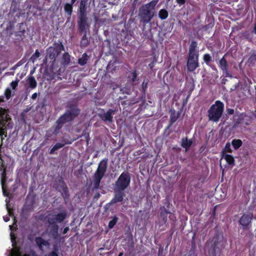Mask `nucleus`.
Listing matches in <instances>:
<instances>
[{"label":"nucleus","instance_id":"nucleus-45","mask_svg":"<svg viewBox=\"0 0 256 256\" xmlns=\"http://www.w3.org/2000/svg\"><path fill=\"white\" fill-rule=\"evenodd\" d=\"M64 197H66L68 196V194H67V190L66 188H64Z\"/></svg>","mask_w":256,"mask_h":256},{"label":"nucleus","instance_id":"nucleus-18","mask_svg":"<svg viewBox=\"0 0 256 256\" xmlns=\"http://www.w3.org/2000/svg\"><path fill=\"white\" fill-rule=\"evenodd\" d=\"M252 216L250 214H244L240 220V224H249L251 222Z\"/></svg>","mask_w":256,"mask_h":256},{"label":"nucleus","instance_id":"nucleus-57","mask_svg":"<svg viewBox=\"0 0 256 256\" xmlns=\"http://www.w3.org/2000/svg\"><path fill=\"white\" fill-rule=\"evenodd\" d=\"M239 96H240V98H243V96H241V95H240V94Z\"/></svg>","mask_w":256,"mask_h":256},{"label":"nucleus","instance_id":"nucleus-44","mask_svg":"<svg viewBox=\"0 0 256 256\" xmlns=\"http://www.w3.org/2000/svg\"><path fill=\"white\" fill-rule=\"evenodd\" d=\"M36 97H37V94H36V93H34L32 95V98L34 100L36 98Z\"/></svg>","mask_w":256,"mask_h":256},{"label":"nucleus","instance_id":"nucleus-15","mask_svg":"<svg viewBox=\"0 0 256 256\" xmlns=\"http://www.w3.org/2000/svg\"><path fill=\"white\" fill-rule=\"evenodd\" d=\"M198 66V60L188 59L187 62V67L188 70L194 71Z\"/></svg>","mask_w":256,"mask_h":256},{"label":"nucleus","instance_id":"nucleus-50","mask_svg":"<svg viewBox=\"0 0 256 256\" xmlns=\"http://www.w3.org/2000/svg\"><path fill=\"white\" fill-rule=\"evenodd\" d=\"M108 228L110 229H112L114 227V225H108Z\"/></svg>","mask_w":256,"mask_h":256},{"label":"nucleus","instance_id":"nucleus-14","mask_svg":"<svg viewBox=\"0 0 256 256\" xmlns=\"http://www.w3.org/2000/svg\"><path fill=\"white\" fill-rule=\"evenodd\" d=\"M36 242L37 246H38V248L41 250H44L43 247L46 246L48 247L50 245L48 241L44 240L42 237H37L35 240Z\"/></svg>","mask_w":256,"mask_h":256},{"label":"nucleus","instance_id":"nucleus-46","mask_svg":"<svg viewBox=\"0 0 256 256\" xmlns=\"http://www.w3.org/2000/svg\"><path fill=\"white\" fill-rule=\"evenodd\" d=\"M4 220L5 222H8L9 220V218L8 217H6V218L4 217Z\"/></svg>","mask_w":256,"mask_h":256},{"label":"nucleus","instance_id":"nucleus-16","mask_svg":"<svg viewBox=\"0 0 256 256\" xmlns=\"http://www.w3.org/2000/svg\"><path fill=\"white\" fill-rule=\"evenodd\" d=\"M10 229L11 230L10 236L12 246H14L16 244V236L14 234V232L18 229V225H9Z\"/></svg>","mask_w":256,"mask_h":256},{"label":"nucleus","instance_id":"nucleus-53","mask_svg":"<svg viewBox=\"0 0 256 256\" xmlns=\"http://www.w3.org/2000/svg\"><path fill=\"white\" fill-rule=\"evenodd\" d=\"M254 32L255 34H256V24L254 28Z\"/></svg>","mask_w":256,"mask_h":256},{"label":"nucleus","instance_id":"nucleus-31","mask_svg":"<svg viewBox=\"0 0 256 256\" xmlns=\"http://www.w3.org/2000/svg\"><path fill=\"white\" fill-rule=\"evenodd\" d=\"M224 152H232L231 146L230 143H226L224 148Z\"/></svg>","mask_w":256,"mask_h":256},{"label":"nucleus","instance_id":"nucleus-42","mask_svg":"<svg viewBox=\"0 0 256 256\" xmlns=\"http://www.w3.org/2000/svg\"><path fill=\"white\" fill-rule=\"evenodd\" d=\"M7 114V112L4 109H2L0 107V114Z\"/></svg>","mask_w":256,"mask_h":256},{"label":"nucleus","instance_id":"nucleus-1","mask_svg":"<svg viewBox=\"0 0 256 256\" xmlns=\"http://www.w3.org/2000/svg\"><path fill=\"white\" fill-rule=\"evenodd\" d=\"M158 0H153L143 5L139 10L138 16L140 22L144 24L150 22L155 14V6Z\"/></svg>","mask_w":256,"mask_h":256},{"label":"nucleus","instance_id":"nucleus-52","mask_svg":"<svg viewBox=\"0 0 256 256\" xmlns=\"http://www.w3.org/2000/svg\"><path fill=\"white\" fill-rule=\"evenodd\" d=\"M124 254V252H121L119 254L118 256H122Z\"/></svg>","mask_w":256,"mask_h":256},{"label":"nucleus","instance_id":"nucleus-43","mask_svg":"<svg viewBox=\"0 0 256 256\" xmlns=\"http://www.w3.org/2000/svg\"><path fill=\"white\" fill-rule=\"evenodd\" d=\"M68 230H69V228H68V227L65 228H64V230L63 234H66V233L68 232Z\"/></svg>","mask_w":256,"mask_h":256},{"label":"nucleus","instance_id":"nucleus-11","mask_svg":"<svg viewBox=\"0 0 256 256\" xmlns=\"http://www.w3.org/2000/svg\"><path fill=\"white\" fill-rule=\"evenodd\" d=\"M197 42H192L189 48L188 59L198 60V52L196 50Z\"/></svg>","mask_w":256,"mask_h":256},{"label":"nucleus","instance_id":"nucleus-34","mask_svg":"<svg viewBox=\"0 0 256 256\" xmlns=\"http://www.w3.org/2000/svg\"><path fill=\"white\" fill-rule=\"evenodd\" d=\"M118 218L116 216H114L112 219L110 221L108 224H116L118 222Z\"/></svg>","mask_w":256,"mask_h":256},{"label":"nucleus","instance_id":"nucleus-4","mask_svg":"<svg viewBox=\"0 0 256 256\" xmlns=\"http://www.w3.org/2000/svg\"><path fill=\"white\" fill-rule=\"evenodd\" d=\"M107 169V160H102L99 164L98 168L94 173L93 185L94 188H98L100 182L104 175Z\"/></svg>","mask_w":256,"mask_h":256},{"label":"nucleus","instance_id":"nucleus-19","mask_svg":"<svg viewBox=\"0 0 256 256\" xmlns=\"http://www.w3.org/2000/svg\"><path fill=\"white\" fill-rule=\"evenodd\" d=\"M27 82L29 86L32 88H34L37 86V82L34 76H29L27 80Z\"/></svg>","mask_w":256,"mask_h":256},{"label":"nucleus","instance_id":"nucleus-23","mask_svg":"<svg viewBox=\"0 0 256 256\" xmlns=\"http://www.w3.org/2000/svg\"><path fill=\"white\" fill-rule=\"evenodd\" d=\"M86 0H82L80 6V14H86Z\"/></svg>","mask_w":256,"mask_h":256},{"label":"nucleus","instance_id":"nucleus-39","mask_svg":"<svg viewBox=\"0 0 256 256\" xmlns=\"http://www.w3.org/2000/svg\"><path fill=\"white\" fill-rule=\"evenodd\" d=\"M48 256H58L57 252L56 251H52L50 252Z\"/></svg>","mask_w":256,"mask_h":256},{"label":"nucleus","instance_id":"nucleus-8","mask_svg":"<svg viewBox=\"0 0 256 256\" xmlns=\"http://www.w3.org/2000/svg\"><path fill=\"white\" fill-rule=\"evenodd\" d=\"M66 216V210H62L60 213L56 215H49L48 218L49 224L60 223L63 221Z\"/></svg>","mask_w":256,"mask_h":256},{"label":"nucleus","instance_id":"nucleus-49","mask_svg":"<svg viewBox=\"0 0 256 256\" xmlns=\"http://www.w3.org/2000/svg\"><path fill=\"white\" fill-rule=\"evenodd\" d=\"M111 65H112V64H108V68H108V70H110V66H111Z\"/></svg>","mask_w":256,"mask_h":256},{"label":"nucleus","instance_id":"nucleus-24","mask_svg":"<svg viewBox=\"0 0 256 256\" xmlns=\"http://www.w3.org/2000/svg\"><path fill=\"white\" fill-rule=\"evenodd\" d=\"M168 15V11L164 9H162L158 12V16L161 20L166 19Z\"/></svg>","mask_w":256,"mask_h":256},{"label":"nucleus","instance_id":"nucleus-36","mask_svg":"<svg viewBox=\"0 0 256 256\" xmlns=\"http://www.w3.org/2000/svg\"><path fill=\"white\" fill-rule=\"evenodd\" d=\"M176 2L180 6H182L185 4L186 0H176Z\"/></svg>","mask_w":256,"mask_h":256},{"label":"nucleus","instance_id":"nucleus-7","mask_svg":"<svg viewBox=\"0 0 256 256\" xmlns=\"http://www.w3.org/2000/svg\"><path fill=\"white\" fill-rule=\"evenodd\" d=\"M62 50H63V46L62 44H56L54 46L50 47L47 50L46 56L52 60H55Z\"/></svg>","mask_w":256,"mask_h":256},{"label":"nucleus","instance_id":"nucleus-56","mask_svg":"<svg viewBox=\"0 0 256 256\" xmlns=\"http://www.w3.org/2000/svg\"><path fill=\"white\" fill-rule=\"evenodd\" d=\"M172 120L173 122H174L176 120H175V119H173V118H172Z\"/></svg>","mask_w":256,"mask_h":256},{"label":"nucleus","instance_id":"nucleus-21","mask_svg":"<svg viewBox=\"0 0 256 256\" xmlns=\"http://www.w3.org/2000/svg\"><path fill=\"white\" fill-rule=\"evenodd\" d=\"M220 66L223 72H227V62L224 57L220 60Z\"/></svg>","mask_w":256,"mask_h":256},{"label":"nucleus","instance_id":"nucleus-29","mask_svg":"<svg viewBox=\"0 0 256 256\" xmlns=\"http://www.w3.org/2000/svg\"><path fill=\"white\" fill-rule=\"evenodd\" d=\"M64 146V144L60 143H57L50 150V153L54 154V152L58 148H60Z\"/></svg>","mask_w":256,"mask_h":256},{"label":"nucleus","instance_id":"nucleus-33","mask_svg":"<svg viewBox=\"0 0 256 256\" xmlns=\"http://www.w3.org/2000/svg\"><path fill=\"white\" fill-rule=\"evenodd\" d=\"M18 80H15V81H12L10 83V86H12V88L13 90H15L18 84Z\"/></svg>","mask_w":256,"mask_h":256},{"label":"nucleus","instance_id":"nucleus-10","mask_svg":"<svg viewBox=\"0 0 256 256\" xmlns=\"http://www.w3.org/2000/svg\"><path fill=\"white\" fill-rule=\"evenodd\" d=\"M10 120L8 114H0V136L5 135L6 136V132L5 125L6 122Z\"/></svg>","mask_w":256,"mask_h":256},{"label":"nucleus","instance_id":"nucleus-5","mask_svg":"<svg viewBox=\"0 0 256 256\" xmlns=\"http://www.w3.org/2000/svg\"><path fill=\"white\" fill-rule=\"evenodd\" d=\"M80 113L79 110L76 106L70 108L58 120V124H63L74 120Z\"/></svg>","mask_w":256,"mask_h":256},{"label":"nucleus","instance_id":"nucleus-26","mask_svg":"<svg viewBox=\"0 0 256 256\" xmlns=\"http://www.w3.org/2000/svg\"><path fill=\"white\" fill-rule=\"evenodd\" d=\"M232 144L234 149L237 150L242 145V142L240 140H234Z\"/></svg>","mask_w":256,"mask_h":256},{"label":"nucleus","instance_id":"nucleus-51","mask_svg":"<svg viewBox=\"0 0 256 256\" xmlns=\"http://www.w3.org/2000/svg\"><path fill=\"white\" fill-rule=\"evenodd\" d=\"M2 144H0V156H2V154H1V153H2Z\"/></svg>","mask_w":256,"mask_h":256},{"label":"nucleus","instance_id":"nucleus-2","mask_svg":"<svg viewBox=\"0 0 256 256\" xmlns=\"http://www.w3.org/2000/svg\"><path fill=\"white\" fill-rule=\"evenodd\" d=\"M224 108V104L219 100L216 101L208 110L209 120L212 122H217L222 114Z\"/></svg>","mask_w":256,"mask_h":256},{"label":"nucleus","instance_id":"nucleus-54","mask_svg":"<svg viewBox=\"0 0 256 256\" xmlns=\"http://www.w3.org/2000/svg\"><path fill=\"white\" fill-rule=\"evenodd\" d=\"M76 0H72L71 2H72V4H74L76 2Z\"/></svg>","mask_w":256,"mask_h":256},{"label":"nucleus","instance_id":"nucleus-35","mask_svg":"<svg viewBox=\"0 0 256 256\" xmlns=\"http://www.w3.org/2000/svg\"><path fill=\"white\" fill-rule=\"evenodd\" d=\"M210 57L209 54H204V60L205 62H208L210 60Z\"/></svg>","mask_w":256,"mask_h":256},{"label":"nucleus","instance_id":"nucleus-55","mask_svg":"<svg viewBox=\"0 0 256 256\" xmlns=\"http://www.w3.org/2000/svg\"><path fill=\"white\" fill-rule=\"evenodd\" d=\"M122 91H123V92H126V93H127V94H128V92H127L126 90H124V89H122Z\"/></svg>","mask_w":256,"mask_h":256},{"label":"nucleus","instance_id":"nucleus-38","mask_svg":"<svg viewBox=\"0 0 256 256\" xmlns=\"http://www.w3.org/2000/svg\"><path fill=\"white\" fill-rule=\"evenodd\" d=\"M160 215L161 216H164L165 214H167V212L166 211L165 208H160Z\"/></svg>","mask_w":256,"mask_h":256},{"label":"nucleus","instance_id":"nucleus-9","mask_svg":"<svg viewBox=\"0 0 256 256\" xmlns=\"http://www.w3.org/2000/svg\"><path fill=\"white\" fill-rule=\"evenodd\" d=\"M0 172L1 175V184L2 186V189L3 191V194L4 196H6V190L4 183L6 180V166L4 164V161L2 158V156H0Z\"/></svg>","mask_w":256,"mask_h":256},{"label":"nucleus","instance_id":"nucleus-20","mask_svg":"<svg viewBox=\"0 0 256 256\" xmlns=\"http://www.w3.org/2000/svg\"><path fill=\"white\" fill-rule=\"evenodd\" d=\"M192 144V140H188L187 138H183L182 140V146L185 148L186 150L189 148Z\"/></svg>","mask_w":256,"mask_h":256},{"label":"nucleus","instance_id":"nucleus-12","mask_svg":"<svg viewBox=\"0 0 256 256\" xmlns=\"http://www.w3.org/2000/svg\"><path fill=\"white\" fill-rule=\"evenodd\" d=\"M123 190L114 188V196L112 200L111 203L114 204L122 202L123 200L124 192Z\"/></svg>","mask_w":256,"mask_h":256},{"label":"nucleus","instance_id":"nucleus-58","mask_svg":"<svg viewBox=\"0 0 256 256\" xmlns=\"http://www.w3.org/2000/svg\"><path fill=\"white\" fill-rule=\"evenodd\" d=\"M9 125H10V122H8V125H7V126H9Z\"/></svg>","mask_w":256,"mask_h":256},{"label":"nucleus","instance_id":"nucleus-37","mask_svg":"<svg viewBox=\"0 0 256 256\" xmlns=\"http://www.w3.org/2000/svg\"><path fill=\"white\" fill-rule=\"evenodd\" d=\"M40 54L38 50L35 52V53L32 56V57H34L35 58H38L40 56Z\"/></svg>","mask_w":256,"mask_h":256},{"label":"nucleus","instance_id":"nucleus-59","mask_svg":"<svg viewBox=\"0 0 256 256\" xmlns=\"http://www.w3.org/2000/svg\"><path fill=\"white\" fill-rule=\"evenodd\" d=\"M170 0H166L167 2H170Z\"/></svg>","mask_w":256,"mask_h":256},{"label":"nucleus","instance_id":"nucleus-22","mask_svg":"<svg viewBox=\"0 0 256 256\" xmlns=\"http://www.w3.org/2000/svg\"><path fill=\"white\" fill-rule=\"evenodd\" d=\"M223 158L226 160L227 163L229 164H232L234 163V157L228 154H224Z\"/></svg>","mask_w":256,"mask_h":256},{"label":"nucleus","instance_id":"nucleus-27","mask_svg":"<svg viewBox=\"0 0 256 256\" xmlns=\"http://www.w3.org/2000/svg\"><path fill=\"white\" fill-rule=\"evenodd\" d=\"M196 234L194 233L191 240V248L190 251H194L196 248V244L195 241Z\"/></svg>","mask_w":256,"mask_h":256},{"label":"nucleus","instance_id":"nucleus-6","mask_svg":"<svg viewBox=\"0 0 256 256\" xmlns=\"http://www.w3.org/2000/svg\"><path fill=\"white\" fill-rule=\"evenodd\" d=\"M130 177L127 172H122L116 182L114 188L124 190L130 184Z\"/></svg>","mask_w":256,"mask_h":256},{"label":"nucleus","instance_id":"nucleus-28","mask_svg":"<svg viewBox=\"0 0 256 256\" xmlns=\"http://www.w3.org/2000/svg\"><path fill=\"white\" fill-rule=\"evenodd\" d=\"M86 55L84 54L81 58L78 59V64L81 66H84L86 64Z\"/></svg>","mask_w":256,"mask_h":256},{"label":"nucleus","instance_id":"nucleus-25","mask_svg":"<svg viewBox=\"0 0 256 256\" xmlns=\"http://www.w3.org/2000/svg\"><path fill=\"white\" fill-rule=\"evenodd\" d=\"M72 3L71 2V4H66L65 5H64V11L68 13V14L70 16L71 14H72Z\"/></svg>","mask_w":256,"mask_h":256},{"label":"nucleus","instance_id":"nucleus-40","mask_svg":"<svg viewBox=\"0 0 256 256\" xmlns=\"http://www.w3.org/2000/svg\"><path fill=\"white\" fill-rule=\"evenodd\" d=\"M136 78V72L132 73V82H134Z\"/></svg>","mask_w":256,"mask_h":256},{"label":"nucleus","instance_id":"nucleus-60","mask_svg":"<svg viewBox=\"0 0 256 256\" xmlns=\"http://www.w3.org/2000/svg\"><path fill=\"white\" fill-rule=\"evenodd\" d=\"M54 226H58V224L54 225Z\"/></svg>","mask_w":256,"mask_h":256},{"label":"nucleus","instance_id":"nucleus-47","mask_svg":"<svg viewBox=\"0 0 256 256\" xmlns=\"http://www.w3.org/2000/svg\"><path fill=\"white\" fill-rule=\"evenodd\" d=\"M12 256H18V252H14Z\"/></svg>","mask_w":256,"mask_h":256},{"label":"nucleus","instance_id":"nucleus-3","mask_svg":"<svg viewBox=\"0 0 256 256\" xmlns=\"http://www.w3.org/2000/svg\"><path fill=\"white\" fill-rule=\"evenodd\" d=\"M223 234L221 232H216L212 240L210 250H212V255H216L217 252H220L224 246Z\"/></svg>","mask_w":256,"mask_h":256},{"label":"nucleus","instance_id":"nucleus-13","mask_svg":"<svg viewBox=\"0 0 256 256\" xmlns=\"http://www.w3.org/2000/svg\"><path fill=\"white\" fill-rule=\"evenodd\" d=\"M115 110L110 109L106 112L101 114L100 118L104 122H112L113 121L112 115L114 114Z\"/></svg>","mask_w":256,"mask_h":256},{"label":"nucleus","instance_id":"nucleus-17","mask_svg":"<svg viewBox=\"0 0 256 256\" xmlns=\"http://www.w3.org/2000/svg\"><path fill=\"white\" fill-rule=\"evenodd\" d=\"M80 20L78 22L79 28L81 30H84L86 27V14H80Z\"/></svg>","mask_w":256,"mask_h":256},{"label":"nucleus","instance_id":"nucleus-41","mask_svg":"<svg viewBox=\"0 0 256 256\" xmlns=\"http://www.w3.org/2000/svg\"><path fill=\"white\" fill-rule=\"evenodd\" d=\"M227 112L229 114H232L234 113V110L232 108H228L227 110Z\"/></svg>","mask_w":256,"mask_h":256},{"label":"nucleus","instance_id":"nucleus-32","mask_svg":"<svg viewBox=\"0 0 256 256\" xmlns=\"http://www.w3.org/2000/svg\"><path fill=\"white\" fill-rule=\"evenodd\" d=\"M12 92L10 88H7L5 91L6 96L7 99H9L11 96Z\"/></svg>","mask_w":256,"mask_h":256},{"label":"nucleus","instance_id":"nucleus-48","mask_svg":"<svg viewBox=\"0 0 256 256\" xmlns=\"http://www.w3.org/2000/svg\"><path fill=\"white\" fill-rule=\"evenodd\" d=\"M249 225H246V224H244V225H242V228L243 229H245L246 228H247L248 226Z\"/></svg>","mask_w":256,"mask_h":256},{"label":"nucleus","instance_id":"nucleus-30","mask_svg":"<svg viewBox=\"0 0 256 256\" xmlns=\"http://www.w3.org/2000/svg\"><path fill=\"white\" fill-rule=\"evenodd\" d=\"M63 60L64 63L65 64H68L70 62V56L68 54V53H64L63 55Z\"/></svg>","mask_w":256,"mask_h":256}]
</instances>
